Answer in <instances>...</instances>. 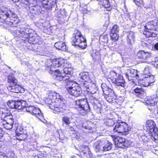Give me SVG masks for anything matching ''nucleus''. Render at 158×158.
<instances>
[{"instance_id": "obj_1", "label": "nucleus", "mask_w": 158, "mask_h": 158, "mask_svg": "<svg viewBox=\"0 0 158 158\" xmlns=\"http://www.w3.org/2000/svg\"><path fill=\"white\" fill-rule=\"evenodd\" d=\"M52 94L53 101L55 100V102L50 107L56 112H64L66 110L65 100L58 93H54Z\"/></svg>"}, {"instance_id": "obj_2", "label": "nucleus", "mask_w": 158, "mask_h": 158, "mask_svg": "<svg viewBox=\"0 0 158 158\" xmlns=\"http://www.w3.org/2000/svg\"><path fill=\"white\" fill-rule=\"evenodd\" d=\"M26 102L23 101H16L15 109L18 110L22 109L23 111L25 110L27 112L33 115H35L39 119H40V117L43 116L42 114L40 109L35 107L34 106H26Z\"/></svg>"}, {"instance_id": "obj_3", "label": "nucleus", "mask_w": 158, "mask_h": 158, "mask_svg": "<svg viewBox=\"0 0 158 158\" xmlns=\"http://www.w3.org/2000/svg\"><path fill=\"white\" fill-rule=\"evenodd\" d=\"M16 14L12 13L10 11L9 12L6 11H2L0 14V21L7 25L15 26V25L18 23V19L16 18Z\"/></svg>"}, {"instance_id": "obj_4", "label": "nucleus", "mask_w": 158, "mask_h": 158, "mask_svg": "<svg viewBox=\"0 0 158 158\" xmlns=\"http://www.w3.org/2000/svg\"><path fill=\"white\" fill-rule=\"evenodd\" d=\"M144 31L143 34L147 37H154L157 36V34L155 31H158V21L155 19L147 23L145 27Z\"/></svg>"}, {"instance_id": "obj_5", "label": "nucleus", "mask_w": 158, "mask_h": 158, "mask_svg": "<svg viewBox=\"0 0 158 158\" xmlns=\"http://www.w3.org/2000/svg\"><path fill=\"white\" fill-rule=\"evenodd\" d=\"M75 107L79 113L85 115L89 111L90 108L86 98H82L77 100L75 103Z\"/></svg>"}, {"instance_id": "obj_6", "label": "nucleus", "mask_w": 158, "mask_h": 158, "mask_svg": "<svg viewBox=\"0 0 158 158\" xmlns=\"http://www.w3.org/2000/svg\"><path fill=\"white\" fill-rule=\"evenodd\" d=\"M72 42L73 43V45L79 46L82 48H85L86 45V39L83 36L81 32L75 30L72 38Z\"/></svg>"}, {"instance_id": "obj_7", "label": "nucleus", "mask_w": 158, "mask_h": 158, "mask_svg": "<svg viewBox=\"0 0 158 158\" xmlns=\"http://www.w3.org/2000/svg\"><path fill=\"white\" fill-rule=\"evenodd\" d=\"M81 86L84 89H86L88 93L92 94V96L94 98V100H95L96 102L98 101L100 97L98 93H97L98 88L95 84L92 82L88 85L86 83L82 82Z\"/></svg>"}, {"instance_id": "obj_8", "label": "nucleus", "mask_w": 158, "mask_h": 158, "mask_svg": "<svg viewBox=\"0 0 158 158\" xmlns=\"http://www.w3.org/2000/svg\"><path fill=\"white\" fill-rule=\"evenodd\" d=\"M108 77L114 85L124 87L125 82L121 74L117 73L114 71H112L110 72Z\"/></svg>"}, {"instance_id": "obj_9", "label": "nucleus", "mask_w": 158, "mask_h": 158, "mask_svg": "<svg viewBox=\"0 0 158 158\" xmlns=\"http://www.w3.org/2000/svg\"><path fill=\"white\" fill-rule=\"evenodd\" d=\"M52 64L55 68L60 67L65 68L63 71L64 75H71V72L68 69L71 65L67 60L60 58L54 59L53 60Z\"/></svg>"}, {"instance_id": "obj_10", "label": "nucleus", "mask_w": 158, "mask_h": 158, "mask_svg": "<svg viewBox=\"0 0 158 158\" xmlns=\"http://www.w3.org/2000/svg\"><path fill=\"white\" fill-rule=\"evenodd\" d=\"M101 87L103 92L104 99L109 103H112L115 100L114 92L105 84H102Z\"/></svg>"}, {"instance_id": "obj_11", "label": "nucleus", "mask_w": 158, "mask_h": 158, "mask_svg": "<svg viewBox=\"0 0 158 158\" xmlns=\"http://www.w3.org/2000/svg\"><path fill=\"white\" fill-rule=\"evenodd\" d=\"M67 83L66 88L69 94L77 97L82 94V91L79 84L72 82H69V84L68 83Z\"/></svg>"}, {"instance_id": "obj_12", "label": "nucleus", "mask_w": 158, "mask_h": 158, "mask_svg": "<svg viewBox=\"0 0 158 158\" xmlns=\"http://www.w3.org/2000/svg\"><path fill=\"white\" fill-rule=\"evenodd\" d=\"M130 129V127H129L125 123L118 120L115 123L113 131L115 132L123 133L128 132Z\"/></svg>"}, {"instance_id": "obj_13", "label": "nucleus", "mask_w": 158, "mask_h": 158, "mask_svg": "<svg viewBox=\"0 0 158 158\" xmlns=\"http://www.w3.org/2000/svg\"><path fill=\"white\" fill-rule=\"evenodd\" d=\"M1 119L2 120V124L5 128L6 130H10L12 128L14 120L11 114L5 115Z\"/></svg>"}, {"instance_id": "obj_14", "label": "nucleus", "mask_w": 158, "mask_h": 158, "mask_svg": "<svg viewBox=\"0 0 158 158\" xmlns=\"http://www.w3.org/2000/svg\"><path fill=\"white\" fill-rule=\"evenodd\" d=\"M31 30L26 27H21L19 28V30L16 31V36H20L24 38H28L29 35L30 31Z\"/></svg>"}, {"instance_id": "obj_15", "label": "nucleus", "mask_w": 158, "mask_h": 158, "mask_svg": "<svg viewBox=\"0 0 158 158\" xmlns=\"http://www.w3.org/2000/svg\"><path fill=\"white\" fill-rule=\"evenodd\" d=\"M125 75L129 81L137 79L139 77L137 71L132 69H127Z\"/></svg>"}, {"instance_id": "obj_16", "label": "nucleus", "mask_w": 158, "mask_h": 158, "mask_svg": "<svg viewBox=\"0 0 158 158\" xmlns=\"http://www.w3.org/2000/svg\"><path fill=\"white\" fill-rule=\"evenodd\" d=\"M79 77L80 79V81H81L80 85L82 82L86 83L88 84L91 82V80L89 76V74L88 72L81 73L79 74Z\"/></svg>"}, {"instance_id": "obj_17", "label": "nucleus", "mask_w": 158, "mask_h": 158, "mask_svg": "<svg viewBox=\"0 0 158 158\" xmlns=\"http://www.w3.org/2000/svg\"><path fill=\"white\" fill-rule=\"evenodd\" d=\"M55 0L51 1L50 0L41 1L42 3V7L46 10L51 9L54 6L55 4Z\"/></svg>"}, {"instance_id": "obj_18", "label": "nucleus", "mask_w": 158, "mask_h": 158, "mask_svg": "<svg viewBox=\"0 0 158 158\" xmlns=\"http://www.w3.org/2000/svg\"><path fill=\"white\" fill-rule=\"evenodd\" d=\"M133 92L136 96L142 98L146 95V93L144 89L141 86L137 87L134 89Z\"/></svg>"}, {"instance_id": "obj_19", "label": "nucleus", "mask_w": 158, "mask_h": 158, "mask_svg": "<svg viewBox=\"0 0 158 158\" xmlns=\"http://www.w3.org/2000/svg\"><path fill=\"white\" fill-rule=\"evenodd\" d=\"M151 54L148 52H145L143 51H140L138 52L137 56L139 59H141L145 61L148 58H150Z\"/></svg>"}, {"instance_id": "obj_20", "label": "nucleus", "mask_w": 158, "mask_h": 158, "mask_svg": "<svg viewBox=\"0 0 158 158\" xmlns=\"http://www.w3.org/2000/svg\"><path fill=\"white\" fill-rule=\"evenodd\" d=\"M135 33L132 31H130L127 33V40L128 45H131L135 41Z\"/></svg>"}, {"instance_id": "obj_21", "label": "nucleus", "mask_w": 158, "mask_h": 158, "mask_svg": "<svg viewBox=\"0 0 158 158\" xmlns=\"http://www.w3.org/2000/svg\"><path fill=\"white\" fill-rule=\"evenodd\" d=\"M128 141L125 139L119 137L118 146L121 148H125L129 147V144H128Z\"/></svg>"}, {"instance_id": "obj_22", "label": "nucleus", "mask_w": 158, "mask_h": 158, "mask_svg": "<svg viewBox=\"0 0 158 158\" xmlns=\"http://www.w3.org/2000/svg\"><path fill=\"white\" fill-rule=\"evenodd\" d=\"M55 47L56 48L62 51H66L67 50V48L65 43L62 41H59L55 43Z\"/></svg>"}, {"instance_id": "obj_23", "label": "nucleus", "mask_w": 158, "mask_h": 158, "mask_svg": "<svg viewBox=\"0 0 158 158\" xmlns=\"http://www.w3.org/2000/svg\"><path fill=\"white\" fill-rule=\"evenodd\" d=\"M9 90L11 92L15 93H18L20 92L21 89V87L17 85V84H15L14 85H12L8 88Z\"/></svg>"}, {"instance_id": "obj_24", "label": "nucleus", "mask_w": 158, "mask_h": 158, "mask_svg": "<svg viewBox=\"0 0 158 158\" xmlns=\"http://www.w3.org/2000/svg\"><path fill=\"white\" fill-rule=\"evenodd\" d=\"M7 80L10 85H14L17 84V80L13 74H10L8 76Z\"/></svg>"}, {"instance_id": "obj_25", "label": "nucleus", "mask_w": 158, "mask_h": 158, "mask_svg": "<svg viewBox=\"0 0 158 158\" xmlns=\"http://www.w3.org/2000/svg\"><path fill=\"white\" fill-rule=\"evenodd\" d=\"M55 77V78L57 79V80L62 81H67V82L69 81V79L70 77H71V75H64V74L62 73L60 77Z\"/></svg>"}, {"instance_id": "obj_26", "label": "nucleus", "mask_w": 158, "mask_h": 158, "mask_svg": "<svg viewBox=\"0 0 158 158\" xmlns=\"http://www.w3.org/2000/svg\"><path fill=\"white\" fill-rule=\"evenodd\" d=\"M82 126L84 128L90 130L93 128V124L91 122L86 121L82 123Z\"/></svg>"}, {"instance_id": "obj_27", "label": "nucleus", "mask_w": 158, "mask_h": 158, "mask_svg": "<svg viewBox=\"0 0 158 158\" xmlns=\"http://www.w3.org/2000/svg\"><path fill=\"white\" fill-rule=\"evenodd\" d=\"M50 73L52 75L54 79L56 80H57V79L55 77V76L60 77L62 74V73H61L58 69L52 70L51 69L50 71Z\"/></svg>"}, {"instance_id": "obj_28", "label": "nucleus", "mask_w": 158, "mask_h": 158, "mask_svg": "<svg viewBox=\"0 0 158 158\" xmlns=\"http://www.w3.org/2000/svg\"><path fill=\"white\" fill-rule=\"evenodd\" d=\"M11 113L10 110L8 108H1L0 109V114H2V118L3 117L7 115H10Z\"/></svg>"}, {"instance_id": "obj_29", "label": "nucleus", "mask_w": 158, "mask_h": 158, "mask_svg": "<svg viewBox=\"0 0 158 158\" xmlns=\"http://www.w3.org/2000/svg\"><path fill=\"white\" fill-rule=\"evenodd\" d=\"M98 2H99V4L102 5L105 8H108L110 6V3L108 0H101Z\"/></svg>"}, {"instance_id": "obj_30", "label": "nucleus", "mask_w": 158, "mask_h": 158, "mask_svg": "<svg viewBox=\"0 0 158 158\" xmlns=\"http://www.w3.org/2000/svg\"><path fill=\"white\" fill-rule=\"evenodd\" d=\"M102 145V143L100 141H98L95 143L94 144V147L97 152H99L101 148Z\"/></svg>"}, {"instance_id": "obj_31", "label": "nucleus", "mask_w": 158, "mask_h": 158, "mask_svg": "<svg viewBox=\"0 0 158 158\" xmlns=\"http://www.w3.org/2000/svg\"><path fill=\"white\" fill-rule=\"evenodd\" d=\"M62 120L63 123L68 125L71 123V118L66 116H64L62 117Z\"/></svg>"}, {"instance_id": "obj_32", "label": "nucleus", "mask_w": 158, "mask_h": 158, "mask_svg": "<svg viewBox=\"0 0 158 158\" xmlns=\"http://www.w3.org/2000/svg\"><path fill=\"white\" fill-rule=\"evenodd\" d=\"M52 94H50L49 95V98H47L45 100V102L47 104H48L49 105L48 106L51 109H52L50 107V106H52V104L53 103H54L53 102V99H52Z\"/></svg>"}, {"instance_id": "obj_33", "label": "nucleus", "mask_w": 158, "mask_h": 158, "mask_svg": "<svg viewBox=\"0 0 158 158\" xmlns=\"http://www.w3.org/2000/svg\"><path fill=\"white\" fill-rule=\"evenodd\" d=\"M151 138L156 143H158V131L157 132L151 133Z\"/></svg>"}, {"instance_id": "obj_34", "label": "nucleus", "mask_w": 158, "mask_h": 158, "mask_svg": "<svg viewBox=\"0 0 158 158\" xmlns=\"http://www.w3.org/2000/svg\"><path fill=\"white\" fill-rule=\"evenodd\" d=\"M106 126L109 127H111L115 124L114 122L112 119H107L104 122Z\"/></svg>"}, {"instance_id": "obj_35", "label": "nucleus", "mask_w": 158, "mask_h": 158, "mask_svg": "<svg viewBox=\"0 0 158 158\" xmlns=\"http://www.w3.org/2000/svg\"><path fill=\"white\" fill-rule=\"evenodd\" d=\"M112 144L110 143H108L103 147V151H107L110 150L112 148Z\"/></svg>"}, {"instance_id": "obj_36", "label": "nucleus", "mask_w": 158, "mask_h": 158, "mask_svg": "<svg viewBox=\"0 0 158 158\" xmlns=\"http://www.w3.org/2000/svg\"><path fill=\"white\" fill-rule=\"evenodd\" d=\"M15 102L16 101H9L7 103V104L10 108L15 109Z\"/></svg>"}, {"instance_id": "obj_37", "label": "nucleus", "mask_w": 158, "mask_h": 158, "mask_svg": "<svg viewBox=\"0 0 158 158\" xmlns=\"http://www.w3.org/2000/svg\"><path fill=\"white\" fill-rule=\"evenodd\" d=\"M148 127V129H149L150 132L151 133H153L155 132H157V131H158V129L156 127V124L155 125V126H153V127L152 126Z\"/></svg>"}, {"instance_id": "obj_38", "label": "nucleus", "mask_w": 158, "mask_h": 158, "mask_svg": "<svg viewBox=\"0 0 158 158\" xmlns=\"http://www.w3.org/2000/svg\"><path fill=\"white\" fill-rule=\"evenodd\" d=\"M118 28L117 25H115L114 26L111 30L110 33H118Z\"/></svg>"}, {"instance_id": "obj_39", "label": "nucleus", "mask_w": 158, "mask_h": 158, "mask_svg": "<svg viewBox=\"0 0 158 158\" xmlns=\"http://www.w3.org/2000/svg\"><path fill=\"white\" fill-rule=\"evenodd\" d=\"M148 81H149V85L155 82L154 76L153 75L149 76L147 77Z\"/></svg>"}, {"instance_id": "obj_40", "label": "nucleus", "mask_w": 158, "mask_h": 158, "mask_svg": "<svg viewBox=\"0 0 158 158\" xmlns=\"http://www.w3.org/2000/svg\"><path fill=\"white\" fill-rule=\"evenodd\" d=\"M147 124L148 127L155 126L156 124L152 120H148L146 122Z\"/></svg>"}, {"instance_id": "obj_41", "label": "nucleus", "mask_w": 158, "mask_h": 158, "mask_svg": "<svg viewBox=\"0 0 158 158\" xmlns=\"http://www.w3.org/2000/svg\"><path fill=\"white\" fill-rule=\"evenodd\" d=\"M110 35L112 39L114 40H117L119 37V35L118 33H110Z\"/></svg>"}, {"instance_id": "obj_42", "label": "nucleus", "mask_w": 158, "mask_h": 158, "mask_svg": "<svg viewBox=\"0 0 158 158\" xmlns=\"http://www.w3.org/2000/svg\"><path fill=\"white\" fill-rule=\"evenodd\" d=\"M135 4L139 6L143 4V0H132Z\"/></svg>"}, {"instance_id": "obj_43", "label": "nucleus", "mask_w": 158, "mask_h": 158, "mask_svg": "<svg viewBox=\"0 0 158 158\" xmlns=\"http://www.w3.org/2000/svg\"><path fill=\"white\" fill-rule=\"evenodd\" d=\"M29 37L28 38H26L27 39H28L29 40H30L32 41H35V37L31 33V32L30 31V33L29 34Z\"/></svg>"}, {"instance_id": "obj_44", "label": "nucleus", "mask_w": 158, "mask_h": 158, "mask_svg": "<svg viewBox=\"0 0 158 158\" xmlns=\"http://www.w3.org/2000/svg\"><path fill=\"white\" fill-rule=\"evenodd\" d=\"M114 137V138H113V141L114 142V144L115 145H117L118 146V138H119V137Z\"/></svg>"}, {"instance_id": "obj_45", "label": "nucleus", "mask_w": 158, "mask_h": 158, "mask_svg": "<svg viewBox=\"0 0 158 158\" xmlns=\"http://www.w3.org/2000/svg\"><path fill=\"white\" fill-rule=\"evenodd\" d=\"M102 38H103V39H104V40H102V41H103L104 42H106L107 41L108 38L107 36H103L102 37H100V38L101 39H102Z\"/></svg>"}, {"instance_id": "obj_46", "label": "nucleus", "mask_w": 158, "mask_h": 158, "mask_svg": "<svg viewBox=\"0 0 158 158\" xmlns=\"http://www.w3.org/2000/svg\"><path fill=\"white\" fill-rule=\"evenodd\" d=\"M150 69L148 66H146L144 70V72L145 73H148L149 72Z\"/></svg>"}, {"instance_id": "obj_47", "label": "nucleus", "mask_w": 158, "mask_h": 158, "mask_svg": "<svg viewBox=\"0 0 158 158\" xmlns=\"http://www.w3.org/2000/svg\"><path fill=\"white\" fill-rule=\"evenodd\" d=\"M154 48L156 50L158 51V42L154 44Z\"/></svg>"}, {"instance_id": "obj_48", "label": "nucleus", "mask_w": 158, "mask_h": 158, "mask_svg": "<svg viewBox=\"0 0 158 158\" xmlns=\"http://www.w3.org/2000/svg\"><path fill=\"white\" fill-rule=\"evenodd\" d=\"M3 136V134L2 132V129L0 127V139Z\"/></svg>"}, {"instance_id": "obj_49", "label": "nucleus", "mask_w": 158, "mask_h": 158, "mask_svg": "<svg viewBox=\"0 0 158 158\" xmlns=\"http://www.w3.org/2000/svg\"><path fill=\"white\" fill-rule=\"evenodd\" d=\"M154 65L156 68H158V62H156L154 64Z\"/></svg>"}, {"instance_id": "obj_50", "label": "nucleus", "mask_w": 158, "mask_h": 158, "mask_svg": "<svg viewBox=\"0 0 158 158\" xmlns=\"http://www.w3.org/2000/svg\"><path fill=\"white\" fill-rule=\"evenodd\" d=\"M5 157L4 156L2 155V153H0V158H3Z\"/></svg>"}, {"instance_id": "obj_51", "label": "nucleus", "mask_w": 158, "mask_h": 158, "mask_svg": "<svg viewBox=\"0 0 158 158\" xmlns=\"http://www.w3.org/2000/svg\"><path fill=\"white\" fill-rule=\"evenodd\" d=\"M14 2L15 3L19 1V0H11Z\"/></svg>"}, {"instance_id": "obj_52", "label": "nucleus", "mask_w": 158, "mask_h": 158, "mask_svg": "<svg viewBox=\"0 0 158 158\" xmlns=\"http://www.w3.org/2000/svg\"><path fill=\"white\" fill-rule=\"evenodd\" d=\"M85 12L86 13V14H89V10H86L85 9Z\"/></svg>"}, {"instance_id": "obj_53", "label": "nucleus", "mask_w": 158, "mask_h": 158, "mask_svg": "<svg viewBox=\"0 0 158 158\" xmlns=\"http://www.w3.org/2000/svg\"><path fill=\"white\" fill-rule=\"evenodd\" d=\"M150 104L151 105H152V106H153L154 105H155V103H151V102H150Z\"/></svg>"}, {"instance_id": "obj_54", "label": "nucleus", "mask_w": 158, "mask_h": 158, "mask_svg": "<svg viewBox=\"0 0 158 158\" xmlns=\"http://www.w3.org/2000/svg\"><path fill=\"white\" fill-rule=\"evenodd\" d=\"M95 103L97 104V102H95Z\"/></svg>"}, {"instance_id": "obj_55", "label": "nucleus", "mask_w": 158, "mask_h": 158, "mask_svg": "<svg viewBox=\"0 0 158 158\" xmlns=\"http://www.w3.org/2000/svg\"><path fill=\"white\" fill-rule=\"evenodd\" d=\"M157 113H158V112H157Z\"/></svg>"}]
</instances>
